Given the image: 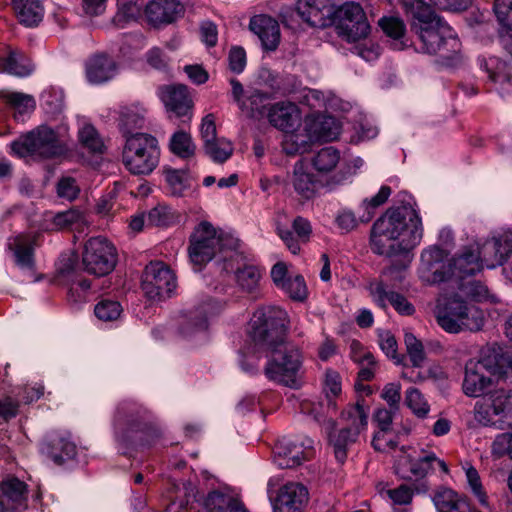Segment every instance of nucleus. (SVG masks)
I'll return each mask as SVG.
<instances>
[{
	"label": "nucleus",
	"mask_w": 512,
	"mask_h": 512,
	"mask_svg": "<svg viewBox=\"0 0 512 512\" xmlns=\"http://www.w3.org/2000/svg\"><path fill=\"white\" fill-rule=\"evenodd\" d=\"M289 326V315L284 309L263 306L253 313L248 334L258 349L272 353L264 369L266 377L295 388L299 385L302 355L298 348L287 342Z\"/></svg>",
	"instance_id": "obj_1"
},
{
	"label": "nucleus",
	"mask_w": 512,
	"mask_h": 512,
	"mask_svg": "<svg viewBox=\"0 0 512 512\" xmlns=\"http://www.w3.org/2000/svg\"><path fill=\"white\" fill-rule=\"evenodd\" d=\"M404 9L414 22L411 30L417 36L418 51L437 55L442 65L453 67L461 62V42L449 24L423 0H404Z\"/></svg>",
	"instance_id": "obj_2"
},
{
	"label": "nucleus",
	"mask_w": 512,
	"mask_h": 512,
	"mask_svg": "<svg viewBox=\"0 0 512 512\" xmlns=\"http://www.w3.org/2000/svg\"><path fill=\"white\" fill-rule=\"evenodd\" d=\"M422 236V220L408 203L390 207L373 223L370 247L377 255L391 256L403 249H413Z\"/></svg>",
	"instance_id": "obj_3"
},
{
	"label": "nucleus",
	"mask_w": 512,
	"mask_h": 512,
	"mask_svg": "<svg viewBox=\"0 0 512 512\" xmlns=\"http://www.w3.org/2000/svg\"><path fill=\"white\" fill-rule=\"evenodd\" d=\"M445 251L438 246H431L421 253L418 275L426 284H437L456 277L463 280L467 276L481 271L485 262L478 247H467L450 262L445 263Z\"/></svg>",
	"instance_id": "obj_4"
},
{
	"label": "nucleus",
	"mask_w": 512,
	"mask_h": 512,
	"mask_svg": "<svg viewBox=\"0 0 512 512\" xmlns=\"http://www.w3.org/2000/svg\"><path fill=\"white\" fill-rule=\"evenodd\" d=\"M493 377L512 384V348L468 361L462 390L468 397H480L492 386Z\"/></svg>",
	"instance_id": "obj_5"
},
{
	"label": "nucleus",
	"mask_w": 512,
	"mask_h": 512,
	"mask_svg": "<svg viewBox=\"0 0 512 512\" xmlns=\"http://www.w3.org/2000/svg\"><path fill=\"white\" fill-rule=\"evenodd\" d=\"M434 315L437 324L448 333L477 332L485 323L483 310L457 295L439 299Z\"/></svg>",
	"instance_id": "obj_6"
},
{
	"label": "nucleus",
	"mask_w": 512,
	"mask_h": 512,
	"mask_svg": "<svg viewBox=\"0 0 512 512\" xmlns=\"http://www.w3.org/2000/svg\"><path fill=\"white\" fill-rule=\"evenodd\" d=\"M437 465L444 473H448L447 464L432 451L402 447L394 460V473L401 479L416 482L415 490L427 492L429 486L425 480Z\"/></svg>",
	"instance_id": "obj_7"
},
{
	"label": "nucleus",
	"mask_w": 512,
	"mask_h": 512,
	"mask_svg": "<svg viewBox=\"0 0 512 512\" xmlns=\"http://www.w3.org/2000/svg\"><path fill=\"white\" fill-rule=\"evenodd\" d=\"M160 148L157 139L147 133L128 136L122 150V162L134 175H148L158 166Z\"/></svg>",
	"instance_id": "obj_8"
},
{
	"label": "nucleus",
	"mask_w": 512,
	"mask_h": 512,
	"mask_svg": "<svg viewBox=\"0 0 512 512\" xmlns=\"http://www.w3.org/2000/svg\"><path fill=\"white\" fill-rule=\"evenodd\" d=\"M474 418L484 426L512 428V392L499 389L485 395L475 403Z\"/></svg>",
	"instance_id": "obj_9"
},
{
	"label": "nucleus",
	"mask_w": 512,
	"mask_h": 512,
	"mask_svg": "<svg viewBox=\"0 0 512 512\" xmlns=\"http://www.w3.org/2000/svg\"><path fill=\"white\" fill-rule=\"evenodd\" d=\"M12 152L18 157L33 156L49 159L60 156L65 149L56 133L47 126H40L22 139L11 143Z\"/></svg>",
	"instance_id": "obj_10"
},
{
	"label": "nucleus",
	"mask_w": 512,
	"mask_h": 512,
	"mask_svg": "<svg viewBox=\"0 0 512 512\" xmlns=\"http://www.w3.org/2000/svg\"><path fill=\"white\" fill-rule=\"evenodd\" d=\"M116 263V248L106 238L93 237L85 243L82 264L87 273L105 276L114 270Z\"/></svg>",
	"instance_id": "obj_11"
},
{
	"label": "nucleus",
	"mask_w": 512,
	"mask_h": 512,
	"mask_svg": "<svg viewBox=\"0 0 512 512\" xmlns=\"http://www.w3.org/2000/svg\"><path fill=\"white\" fill-rule=\"evenodd\" d=\"M336 33L348 42L364 39L370 32L365 12L358 3H345L337 11Z\"/></svg>",
	"instance_id": "obj_12"
},
{
	"label": "nucleus",
	"mask_w": 512,
	"mask_h": 512,
	"mask_svg": "<svg viewBox=\"0 0 512 512\" xmlns=\"http://www.w3.org/2000/svg\"><path fill=\"white\" fill-rule=\"evenodd\" d=\"M141 287L150 300H161L175 290L176 277L164 262H150L144 269Z\"/></svg>",
	"instance_id": "obj_13"
},
{
	"label": "nucleus",
	"mask_w": 512,
	"mask_h": 512,
	"mask_svg": "<svg viewBox=\"0 0 512 512\" xmlns=\"http://www.w3.org/2000/svg\"><path fill=\"white\" fill-rule=\"evenodd\" d=\"M314 441L307 436L283 438L275 448L274 463L280 468H293L313 456Z\"/></svg>",
	"instance_id": "obj_14"
},
{
	"label": "nucleus",
	"mask_w": 512,
	"mask_h": 512,
	"mask_svg": "<svg viewBox=\"0 0 512 512\" xmlns=\"http://www.w3.org/2000/svg\"><path fill=\"white\" fill-rule=\"evenodd\" d=\"M218 233L213 225L202 221L190 237L188 253L191 262L201 267L217 254Z\"/></svg>",
	"instance_id": "obj_15"
},
{
	"label": "nucleus",
	"mask_w": 512,
	"mask_h": 512,
	"mask_svg": "<svg viewBox=\"0 0 512 512\" xmlns=\"http://www.w3.org/2000/svg\"><path fill=\"white\" fill-rule=\"evenodd\" d=\"M273 512H303L309 500L307 488L297 482L283 485L275 497L270 495Z\"/></svg>",
	"instance_id": "obj_16"
},
{
	"label": "nucleus",
	"mask_w": 512,
	"mask_h": 512,
	"mask_svg": "<svg viewBox=\"0 0 512 512\" xmlns=\"http://www.w3.org/2000/svg\"><path fill=\"white\" fill-rule=\"evenodd\" d=\"M295 10L312 27L324 28L334 22L335 9L329 0H297Z\"/></svg>",
	"instance_id": "obj_17"
},
{
	"label": "nucleus",
	"mask_w": 512,
	"mask_h": 512,
	"mask_svg": "<svg viewBox=\"0 0 512 512\" xmlns=\"http://www.w3.org/2000/svg\"><path fill=\"white\" fill-rule=\"evenodd\" d=\"M27 484L16 477L0 483V512H23L27 508Z\"/></svg>",
	"instance_id": "obj_18"
},
{
	"label": "nucleus",
	"mask_w": 512,
	"mask_h": 512,
	"mask_svg": "<svg viewBox=\"0 0 512 512\" xmlns=\"http://www.w3.org/2000/svg\"><path fill=\"white\" fill-rule=\"evenodd\" d=\"M184 6L177 0H151L144 13L153 26L167 25L183 16Z\"/></svg>",
	"instance_id": "obj_19"
},
{
	"label": "nucleus",
	"mask_w": 512,
	"mask_h": 512,
	"mask_svg": "<svg viewBox=\"0 0 512 512\" xmlns=\"http://www.w3.org/2000/svg\"><path fill=\"white\" fill-rule=\"evenodd\" d=\"M310 168L307 161H297L291 178L294 190L305 199H311L323 187L321 177L313 174Z\"/></svg>",
	"instance_id": "obj_20"
},
{
	"label": "nucleus",
	"mask_w": 512,
	"mask_h": 512,
	"mask_svg": "<svg viewBox=\"0 0 512 512\" xmlns=\"http://www.w3.org/2000/svg\"><path fill=\"white\" fill-rule=\"evenodd\" d=\"M160 98L171 114L191 118L192 100L186 86H164L160 89Z\"/></svg>",
	"instance_id": "obj_21"
},
{
	"label": "nucleus",
	"mask_w": 512,
	"mask_h": 512,
	"mask_svg": "<svg viewBox=\"0 0 512 512\" xmlns=\"http://www.w3.org/2000/svg\"><path fill=\"white\" fill-rule=\"evenodd\" d=\"M41 451L55 464L61 465L76 455V445L71 440L69 433L56 432L43 443Z\"/></svg>",
	"instance_id": "obj_22"
},
{
	"label": "nucleus",
	"mask_w": 512,
	"mask_h": 512,
	"mask_svg": "<svg viewBox=\"0 0 512 512\" xmlns=\"http://www.w3.org/2000/svg\"><path fill=\"white\" fill-rule=\"evenodd\" d=\"M269 122L285 133L293 132L301 122V112L292 102H278L268 109Z\"/></svg>",
	"instance_id": "obj_23"
},
{
	"label": "nucleus",
	"mask_w": 512,
	"mask_h": 512,
	"mask_svg": "<svg viewBox=\"0 0 512 512\" xmlns=\"http://www.w3.org/2000/svg\"><path fill=\"white\" fill-rule=\"evenodd\" d=\"M249 27L258 36L265 50L277 49L280 42V26L274 18L267 15L253 16Z\"/></svg>",
	"instance_id": "obj_24"
},
{
	"label": "nucleus",
	"mask_w": 512,
	"mask_h": 512,
	"mask_svg": "<svg viewBox=\"0 0 512 512\" xmlns=\"http://www.w3.org/2000/svg\"><path fill=\"white\" fill-rule=\"evenodd\" d=\"M371 294L374 301L381 308H386L387 303H390L400 315L411 316L415 313L413 304L404 295L387 290V284L384 281L372 285Z\"/></svg>",
	"instance_id": "obj_25"
},
{
	"label": "nucleus",
	"mask_w": 512,
	"mask_h": 512,
	"mask_svg": "<svg viewBox=\"0 0 512 512\" xmlns=\"http://www.w3.org/2000/svg\"><path fill=\"white\" fill-rule=\"evenodd\" d=\"M34 71L31 60L20 50L8 48L3 54H0V73L24 78L28 77Z\"/></svg>",
	"instance_id": "obj_26"
},
{
	"label": "nucleus",
	"mask_w": 512,
	"mask_h": 512,
	"mask_svg": "<svg viewBox=\"0 0 512 512\" xmlns=\"http://www.w3.org/2000/svg\"><path fill=\"white\" fill-rule=\"evenodd\" d=\"M35 240V236L30 234H19L8 240V249L13 252L15 263L21 269L34 268Z\"/></svg>",
	"instance_id": "obj_27"
},
{
	"label": "nucleus",
	"mask_w": 512,
	"mask_h": 512,
	"mask_svg": "<svg viewBox=\"0 0 512 512\" xmlns=\"http://www.w3.org/2000/svg\"><path fill=\"white\" fill-rule=\"evenodd\" d=\"M224 302L208 299L203 303L200 308L195 311H190L181 322L180 333L184 337H193L198 333L206 331L208 327V321L206 317L205 307H224Z\"/></svg>",
	"instance_id": "obj_28"
},
{
	"label": "nucleus",
	"mask_w": 512,
	"mask_h": 512,
	"mask_svg": "<svg viewBox=\"0 0 512 512\" xmlns=\"http://www.w3.org/2000/svg\"><path fill=\"white\" fill-rule=\"evenodd\" d=\"M150 420V412L133 400H123L116 408L114 424L118 428L124 425L136 427L142 421Z\"/></svg>",
	"instance_id": "obj_29"
},
{
	"label": "nucleus",
	"mask_w": 512,
	"mask_h": 512,
	"mask_svg": "<svg viewBox=\"0 0 512 512\" xmlns=\"http://www.w3.org/2000/svg\"><path fill=\"white\" fill-rule=\"evenodd\" d=\"M115 61L104 54L95 55L86 64V76L90 83L101 84L116 75Z\"/></svg>",
	"instance_id": "obj_30"
},
{
	"label": "nucleus",
	"mask_w": 512,
	"mask_h": 512,
	"mask_svg": "<svg viewBox=\"0 0 512 512\" xmlns=\"http://www.w3.org/2000/svg\"><path fill=\"white\" fill-rule=\"evenodd\" d=\"M511 252L512 240L508 237L492 238L485 242L481 250L487 268L503 265Z\"/></svg>",
	"instance_id": "obj_31"
},
{
	"label": "nucleus",
	"mask_w": 512,
	"mask_h": 512,
	"mask_svg": "<svg viewBox=\"0 0 512 512\" xmlns=\"http://www.w3.org/2000/svg\"><path fill=\"white\" fill-rule=\"evenodd\" d=\"M17 20L25 27L38 26L44 17V6L41 0H12Z\"/></svg>",
	"instance_id": "obj_32"
},
{
	"label": "nucleus",
	"mask_w": 512,
	"mask_h": 512,
	"mask_svg": "<svg viewBox=\"0 0 512 512\" xmlns=\"http://www.w3.org/2000/svg\"><path fill=\"white\" fill-rule=\"evenodd\" d=\"M309 141H333L340 134V127L332 116H319L306 126Z\"/></svg>",
	"instance_id": "obj_33"
},
{
	"label": "nucleus",
	"mask_w": 512,
	"mask_h": 512,
	"mask_svg": "<svg viewBox=\"0 0 512 512\" xmlns=\"http://www.w3.org/2000/svg\"><path fill=\"white\" fill-rule=\"evenodd\" d=\"M292 229L295 232L297 238L293 236L292 231L287 229H278V234L288 249L293 254H297L300 251V242L306 243L309 241L312 234V227L306 218L298 216L292 222Z\"/></svg>",
	"instance_id": "obj_34"
},
{
	"label": "nucleus",
	"mask_w": 512,
	"mask_h": 512,
	"mask_svg": "<svg viewBox=\"0 0 512 512\" xmlns=\"http://www.w3.org/2000/svg\"><path fill=\"white\" fill-rule=\"evenodd\" d=\"M202 505L207 512H248L237 498L216 490L208 493Z\"/></svg>",
	"instance_id": "obj_35"
},
{
	"label": "nucleus",
	"mask_w": 512,
	"mask_h": 512,
	"mask_svg": "<svg viewBox=\"0 0 512 512\" xmlns=\"http://www.w3.org/2000/svg\"><path fill=\"white\" fill-rule=\"evenodd\" d=\"M438 512H472L466 497L449 488H441L433 497Z\"/></svg>",
	"instance_id": "obj_36"
},
{
	"label": "nucleus",
	"mask_w": 512,
	"mask_h": 512,
	"mask_svg": "<svg viewBox=\"0 0 512 512\" xmlns=\"http://www.w3.org/2000/svg\"><path fill=\"white\" fill-rule=\"evenodd\" d=\"M0 99L14 110V118L17 121H23L24 116L30 114L36 107L34 97L22 92L2 89L0 90Z\"/></svg>",
	"instance_id": "obj_37"
},
{
	"label": "nucleus",
	"mask_w": 512,
	"mask_h": 512,
	"mask_svg": "<svg viewBox=\"0 0 512 512\" xmlns=\"http://www.w3.org/2000/svg\"><path fill=\"white\" fill-rule=\"evenodd\" d=\"M341 419L347 424L345 428L362 433L368 427L369 406L365 403V400H358L342 411Z\"/></svg>",
	"instance_id": "obj_38"
},
{
	"label": "nucleus",
	"mask_w": 512,
	"mask_h": 512,
	"mask_svg": "<svg viewBox=\"0 0 512 512\" xmlns=\"http://www.w3.org/2000/svg\"><path fill=\"white\" fill-rule=\"evenodd\" d=\"M411 250L412 249H403L391 256H388L392 259L391 264L382 272V276L385 277L387 282L392 285L402 283L405 279L406 270L412 262L413 256L410 253Z\"/></svg>",
	"instance_id": "obj_39"
},
{
	"label": "nucleus",
	"mask_w": 512,
	"mask_h": 512,
	"mask_svg": "<svg viewBox=\"0 0 512 512\" xmlns=\"http://www.w3.org/2000/svg\"><path fill=\"white\" fill-rule=\"evenodd\" d=\"M480 68L488 75L489 80L495 84L512 86V74L508 65L495 56L479 57Z\"/></svg>",
	"instance_id": "obj_40"
},
{
	"label": "nucleus",
	"mask_w": 512,
	"mask_h": 512,
	"mask_svg": "<svg viewBox=\"0 0 512 512\" xmlns=\"http://www.w3.org/2000/svg\"><path fill=\"white\" fill-rule=\"evenodd\" d=\"M166 190L170 196L185 197L191 190V178L184 169L167 168L164 170Z\"/></svg>",
	"instance_id": "obj_41"
},
{
	"label": "nucleus",
	"mask_w": 512,
	"mask_h": 512,
	"mask_svg": "<svg viewBox=\"0 0 512 512\" xmlns=\"http://www.w3.org/2000/svg\"><path fill=\"white\" fill-rule=\"evenodd\" d=\"M145 123V109L143 107L132 105L122 107L119 116V128L125 139L133 133L135 129L143 128Z\"/></svg>",
	"instance_id": "obj_42"
},
{
	"label": "nucleus",
	"mask_w": 512,
	"mask_h": 512,
	"mask_svg": "<svg viewBox=\"0 0 512 512\" xmlns=\"http://www.w3.org/2000/svg\"><path fill=\"white\" fill-rule=\"evenodd\" d=\"M219 242L217 243V253L222 254L225 262L224 269L231 272L234 268L233 262L242 259L241 253L238 251L240 241L231 234L218 233Z\"/></svg>",
	"instance_id": "obj_43"
},
{
	"label": "nucleus",
	"mask_w": 512,
	"mask_h": 512,
	"mask_svg": "<svg viewBox=\"0 0 512 512\" xmlns=\"http://www.w3.org/2000/svg\"><path fill=\"white\" fill-rule=\"evenodd\" d=\"M270 100V95L266 92L254 89L246 94V100L241 103V112L253 119H260L264 116L267 110V105Z\"/></svg>",
	"instance_id": "obj_44"
},
{
	"label": "nucleus",
	"mask_w": 512,
	"mask_h": 512,
	"mask_svg": "<svg viewBox=\"0 0 512 512\" xmlns=\"http://www.w3.org/2000/svg\"><path fill=\"white\" fill-rule=\"evenodd\" d=\"M340 161V152L332 147H324L316 152L308 162L309 166L314 168L318 175L331 172Z\"/></svg>",
	"instance_id": "obj_45"
},
{
	"label": "nucleus",
	"mask_w": 512,
	"mask_h": 512,
	"mask_svg": "<svg viewBox=\"0 0 512 512\" xmlns=\"http://www.w3.org/2000/svg\"><path fill=\"white\" fill-rule=\"evenodd\" d=\"M360 434L345 427L330 434V444L338 462L343 463L346 460L348 448L358 440Z\"/></svg>",
	"instance_id": "obj_46"
},
{
	"label": "nucleus",
	"mask_w": 512,
	"mask_h": 512,
	"mask_svg": "<svg viewBox=\"0 0 512 512\" xmlns=\"http://www.w3.org/2000/svg\"><path fill=\"white\" fill-rule=\"evenodd\" d=\"M235 272L238 285L246 292L253 293L257 290L261 279V271L257 266L244 264L236 267Z\"/></svg>",
	"instance_id": "obj_47"
},
{
	"label": "nucleus",
	"mask_w": 512,
	"mask_h": 512,
	"mask_svg": "<svg viewBox=\"0 0 512 512\" xmlns=\"http://www.w3.org/2000/svg\"><path fill=\"white\" fill-rule=\"evenodd\" d=\"M170 150L181 158H190L194 156L196 146L189 133L184 131L175 132L170 139Z\"/></svg>",
	"instance_id": "obj_48"
},
{
	"label": "nucleus",
	"mask_w": 512,
	"mask_h": 512,
	"mask_svg": "<svg viewBox=\"0 0 512 512\" xmlns=\"http://www.w3.org/2000/svg\"><path fill=\"white\" fill-rule=\"evenodd\" d=\"M405 403L412 413L421 419L427 417L430 405L419 389L410 387L405 392Z\"/></svg>",
	"instance_id": "obj_49"
},
{
	"label": "nucleus",
	"mask_w": 512,
	"mask_h": 512,
	"mask_svg": "<svg viewBox=\"0 0 512 512\" xmlns=\"http://www.w3.org/2000/svg\"><path fill=\"white\" fill-rule=\"evenodd\" d=\"M324 392L328 400V409L336 410V402L332 399L341 394V377L338 372L328 369L323 381Z\"/></svg>",
	"instance_id": "obj_50"
},
{
	"label": "nucleus",
	"mask_w": 512,
	"mask_h": 512,
	"mask_svg": "<svg viewBox=\"0 0 512 512\" xmlns=\"http://www.w3.org/2000/svg\"><path fill=\"white\" fill-rule=\"evenodd\" d=\"M465 474L471 493L478 500L481 506L487 507L489 504L488 495L482 485L478 471L474 467L469 466L465 469Z\"/></svg>",
	"instance_id": "obj_51"
},
{
	"label": "nucleus",
	"mask_w": 512,
	"mask_h": 512,
	"mask_svg": "<svg viewBox=\"0 0 512 512\" xmlns=\"http://www.w3.org/2000/svg\"><path fill=\"white\" fill-rule=\"evenodd\" d=\"M123 309L118 301L103 299L94 308V313L99 320L109 322L117 320Z\"/></svg>",
	"instance_id": "obj_52"
},
{
	"label": "nucleus",
	"mask_w": 512,
	"mask_h": 512,
	"mask_svg": "<svg viewBox=\"0 0 512 512\" xmlns=\"http://www.w3.org/2000/svg\"><path fill=\"white\" fill-rule=\"evenodd\" d=\"M391 195V188L389 186H382L378 193L370 199H365L362 203V208L365 213L360 216V222H368L374 216L375 208L384 204Z\"/></svg>",
	"instance_id": "obj_53"
},
{
	"label": "nucleus",
	"mask_w": 512,
	"mask_h": 512,
	"mask_svg": "<svg viewBox=\"0 0 512 512\" xmlns=\"http://www.w3.org/2000/svg\"><path fill=\"white\" fill-rule=\"evenodd\" d=\"M79 139L83 146L93 153H103L105 145L92 125H84L79 130Z\"/></svg>",
	"instance_id": "obj_54"
},
{
	"label": "nucleus",
	"mask_w": 512,
	"mask_h": 512,
	"mask_svg": "<svg viewBox=\"0 0 512 512\" xmlns=\"http://www.w3.org/2000/svg\"><path fill=\"white\" fill-rule=\"evenodd\" d=\"M175 216L171 208L158 205L146 215V223L150 226L164 227L174 222Z\"/></svg>",
	"instance_id": "obj_55"
},
{
	"label": "nucleus",
	"mask_w": 512,
	"mask_h": 512,
	"mask_svg": "<svg viewBox=\"0 0 512 512\" xmlns=\"http://www.w3.org/2000/svg\"><path fill=\"white\" fill-rule=\"evenodd\" d=\"M280 289L293 300L302 301L307 296L306 283L301 275H294L289 277V279Z\"/></svg>",
	"instance_id": "obj_56"
},
{
	"label": "nucleus",
	"mask_w": 512,
	"mask_h": 512,
	"mask_svg": "<svg viewBox=\"0 0 512 512\" xmlns=\"http://www.w3.org/2000/svg\"><path fill=\"white\" fill-rule=\"evenodd\" d=\"M404 342L407 353L414 367H421L425 360L424 348L420 340L412 333H405Z\"/></svg>",
	"instance_id": "obj_57"
},
{
	"label": "nucleus",
	"mask_w": 512,
	"mask_h": 512,
	"mask_svg": "<svg viewBox=\"0 0 512 512\" xmlns=\"http://www.w3.org/2000/svg\"><path fill=\"white\" fill-rule=\"evenodd\" d=\"M206 154L214 161L223 163L225 162L233 152V146L231 142H229L225 138H217L212 141V150L214 153H211L208 147H204Z\"/></svg>",
	"instance_id": "obj_58"
},
{
	"label": "nucleus",
	"mask_w": 512,
	"mask_h": 512,
	"mask_svg": "<svg viewBox=\"0 0 512 512\" xmlns=\"http://www.w3.org/2000/svg\"><path fill=\"white\" fill-rule=\"evenodd\" d=\"M200 134L204 143V147H208L209 151L214 153L212 150V141L218 137L216 135L215 119L212 114H208L202 119Z\"/></svg>",
	"instance_id": "obj_59"
},
{
	"label": "nucleus",
	"mask_w": 512,
	"mask_h": 512,
	"mask_svg": "<svg viewBox=\"0 0 512 512\" xmlns=\"http://www.w3.org/2000/svg\"><path fill=\"white\" fill-rule=\"evenodd\" d=\"M494 12L499 23L512 30V0H495Z\"/></svg>",
	"instance_id": "obj_60"
},
{
	"label": "nucleus",
	"mask_w": 512,
	"mask_h": 512,
	"mask_svg": "<svg viewBox=\"0 0 512 512\" xmlns=\"http://www.w3.org/2000/svg\"><path fill=\"white\" fill-rule=\"evenodd\" d=\"M350 357L359 365H376L373 354L366 350L357 340H353L350 343Z\"/></svg>",
	"instance_id": "obj_61"
},
{
	"label": "nucleus",
	"mask_w": 512,
	"mask_h": 512,
	"mask_svg": "<svg viewBox=\"0 0 512 512\" xmlns=\"http://www.w3.org/2000/svg\"><path fill=\"white\" fill-rule=\"evenodd\" d=\"M379 25L384 33L391 38L400 39L404 35L405 26L399 18L384 17L379 20Z\"/></svg>",
	"instance_id": "obj_62"
},
{
	"label": "nucleus",
	"mask_w": 512,
	"mask_h": 512,
	"mask_svg": "<svg viewBox=\"0 0 512 512\" xmlns=\"http://www.w3.org/2000/svg\"><path fill=\"white\" fill-rule=\"evenodd\" d=\"M308 141L304 136L288 132L283 141V149L287 154L303 153L306 150Z\"/></svg>",
	"instance_id": "obj_63"
},
{
	"label": "nucleus",
	"mask_w": 512,
	"mask_h": 512,
	"mask_svg": "<svg viewBox=\"0 0 512 512\" xmlns=\"http://www.w3.org/2000/svg\"><path fill=\"white\" fill-rule=\"evenodd\" d=\"M381 398L391 409L398 410L401 401V384L398 382L387 383L382 389Z\"/></svg>",
	"instance_id": "obj_64"
}]
</instances>
